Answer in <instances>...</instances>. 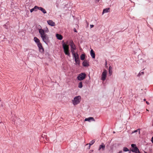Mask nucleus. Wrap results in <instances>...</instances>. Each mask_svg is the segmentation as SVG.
Segmentation results:
<instances>
[{
    "label": "nucleus",
    "instance_id": "28",
    "mask_svg": "<svg viewBox=\"0 0 153 153\" xmlns=\"http://www.w3.org/2000/svg\"><path fill=\"white\" fill-rule=\"evenodd\" d=\"M44 13H46V10H41Z\"/></svg>",
    "mask_w": 153,
    "mask_h": 153
},
{
    "label": "nucleus",
    "instance_id": "37",
    "mask_svg": "<svg viewBox=\"0 0 153 153\" xmlns=\"http://www.w3.org/2000/svg\"><path fill=\"white\" fill-rule=\"evenodd\" d=\"M33 10H30V12L31 13H32Z\"/></svg>",
    "mask_w": 153,
    "mask_h": 153
},
{
    "label": "nucleus",
    "instance_id": "2",
    "mask_svg": "<svg viewBox=\"0 0 153 153\" xmlns=\"http://www.w3.org/2000/svg\"><path fill=\"white\" fill-rule=\"evenodd\" d=\"M81 100V97L80 96H78L74 97L73 99L72 100L73 104L76 105L79 104Z\"/></svg>",
    "mask_w": 153,
    "mask_h": 153
},
{
    "label": "nucleus",
    "instance_id": "1",
    "mask_svg": "<svg viewBox=\"0 0 153 153\" xmlns=\"http://www.w3.org/2000/svg\"><path fill=\"white\" fill-rule=\"evenodd\" d=\"M39 31L42 41L45 44H48L49 42L48 35L45 33V31L42 29H39Z\"/></svg>",
    "mask_w": 153,
    "mask_h": 153
},
{
    "label": "nucleus",
    "instance_id": "8",
    "mask_svg": "<svg viewBox=\"0 0 153 153\" xmlns=\"http://www.w3.org/2000/svg\"><path fill=\"white\" fill-rule=\"evenodd\" d=\"M37 45L40 51L42 52L44 51V49L42 47V44L40 43H39V44Z\"/></svg>",
    "mask_w": 153,
    "mask_h": 153
},
{
    "label": "nucleus",
    "instance_id": "35",
    "mask_svg": "<svg viewBox=\"0 0 153 153\" xmlns=\"http://www.w3.org/2000/svg\"><path fill=\"white\" fill-rule=\"evenodd\" d=\"M146 103L148 105H149V102L147 101H146Z\"/></svg>",
    "mask_w": 153,
    "mask_h": 153
},
{
    "label": "nucleus",
    "instance_id": "19",
    "mask_svg": "<svg viewBox=\"0 0 153 153\" xmlns=\"http://www.w3.org/2000/svg\"><path fill=\"white\" fill-rule=\"evenodd\" d=\"M75 59V61L76 64H79V58H76Z\"/></svg>",
    "mask_w": 153,
    "mask_h": 153
},
{
    "label": "nucleus",
    "instance_id": "27",
    "mask_svg": "<svg viewBox=\"0 0 153 153\" xmlns=\"http://www.w3.org/2000/svg\"><path fill=\"white\" fill-rule=\"evenodd\" d=\"M48 30L47 27H46V29L45 30V32H48Z\"/></svg>",
    "mask_w": 153,
    "mask_h": 153
},
{
    "label": "nucleus",
    "instance_id": "32",
    "mask_svg": "<svg viewBox=\"0 0 153 153\" xmlns=\"http://www.w3.org/2000/svg\"><path fill=\"white\" fill-rule=\"evenodd\" d=\"M88 118H86L85 120V121H88Z\"/></svg>",
    "mask_w": 153,
    "mask_h": 153
},
{
    "label": "nucleus",
    "instance_id": "13",
    "mask_svg": "<svg viewBox=\"0 0 153 153\" xmlns=\"http://www.w3.org/2000/svg\"><path fill=\"white\" fill-rule=\"evenodd\" d=\"M73 56L74 57V59L76 58H79L78 54L77 53H75V52H74V53H72Z\"/></svg>",
    "mask_w": 153,
    "mask_h": 153
},
{
    "label": "nucleus",
    "instance_id": "30",
    "mask_svg": "<svg viewBox=\"0 0 153 153\" xmlns=\"http://www.w3.org/2000/svg\"><path fill=\"white\" fill-rule=\"evenodd\" d=\"M4 27L6 28V29H7V27L5 25H4Z\"/></svg>",
    "mask_w": 153,
    "mask_h": 153
},
{
    "label": "nucleus",
    "instance_id": "29",
    "mask_svg": "<svg viewBox=\"0 0 153 153\" xmlns=\"http://www.w3.org/2000/svg\"><path fill=\"white\" fill-rule=\"evenodd\" d=\"M90 27L91 28H92L94 27V25H90Z\"/></svg>",
    "mask_w": 153,
    "mask_h": 153
},
{
    "label": "nucleus",
    "instance_id": "38",
    "mask_svg": "<svg viewBox=\"0 0 153 153\" xmlns=\"http://www.w3.org/2000/svg\"><path fill=\"white\" fill-rule=\"evenodd\" d=\"M90 146H91L89 145V149H90Z\"/></svg>",
    "mask_w": 153,
    "mask_h": 153
},
{
    "label": "nucleus",
    "instance_id": "17",
    "mask_svg": "<svg viewBox=\"0 0 153 153\" xmlns=\"http://www.w3.org/2000/svg\"><path fill=\"white\" fill-rule=\"evenodd\" d=\"M95 141L94 140H92L89 143L87 144L86 145H89L90 146H91L95 143Z\"/></svg>",
    "mask_w": 153,
    "mask_h": 153
},
{
    "label": "nucleus",
    "instance_id": "23",
    "mask_svg": "<svg viewBox=\"0 0 153 153\" xmlns=\"http://www.w3.org/2000/svg\"><path fill=\"white\" fill-rule=\"evenodd\" d=\"M110 10H103L102 13V15H103L105 13H108L110 12Z\"/></svg>",
    "mask_w": 153,
    "mask_h": 153
},
{
    "label": "nucleus",
    "instance_id": "33",
    "mask_svg": "<svg viewBox=\"0 0 153 153\" xmlns=\"http://www.w3.org/2000/svg\"><path fill=\"white\" fill-rule=\"evenodd\" d=\"M74 31L76 32H77L75 28L74 29Z\"/></svg>",
    "mask_w": 153,
    "mask_h": 153
},
{
    "label": "nucleus",
    "instance_id": "36",
    "mask_svg": "<svg viewBox=\"0 0 153 153\" xmlns=\"http://www.w3.org/2000/svg\"><path fill=\"white\" fill-rule=\"evenodd\" d=\"M103 10H109V8H105V9H104Z\"/></svg>",
    "mask_w": 153,
    "mask_h": 153
},
{
    "label": "nucleus",
    "instance_id": "24",
    "mask_svg": "<svg viewBox=\"0 0 153 153\" xmlns=\"http://www.w3.org/2000/svg\"><path fill=\"white\" fill-rule=\"evenodd\" d=\"M123 151L125 152H126L128 151L129 150L127 148L124 147L123 148Z\"/></svg>",
    "mask_w": 153,
    "mask_h": 153
},
{
    "label": "nucleus",
    "instance_id": "21",
    "mask_svg": "<svg viewBox=\"0 0 153 153\" xmlns=\"http://www.w3.org/2000/svg\"><path fill=\"white\" fill-rule=\"evenodd\" d=\"M137 132H138L139 134H140V129H138L137 130L134 131L132 132V133H136Z\"/></svg>",
    "mask_w": 153,
    "mask_h": 153
},
{
    "label": "nucleus",
    "instance_id": "4",
    "mask_svg": "<svg viewBox=\"0 0 153 153\" xmlns=\"http://www.w3.org/2000/svg\"><path fill=\"white\" fill-rule=\"evenodd\" d=\"M69 45L71 47V51L72 53H74V52H75L74 50L76 49L75 45L72 40L70 42Z\"/></svg>",
    "mask_w": 153,
    "mask_h": 153
},
{
    "label": "nucleus",
    "instance_id": "31",
    "mask_svg": "<svg viewBox=\"0 0 153 153\" xmlns=\"http://www.w3.org/2000/svg\"><path fill=\"white\" fill-rule=\"evenodd\" d=\"M151 141H152V143H153V137L152 138Z\"/></svg>",
    "mask_w": 153,
    "mask_h": 153
},
{
    "label": "nucleus",
    "instance_id": "14",
    "mask_svg": "<svg viewBox=\"0 0 153 153\" xmlns=\"http://www.w3.org/2000/svg\"><path fill=\"white\" fill-rule=\"evenodd\" d=\"M56 36L57 39H58L61 40L62 39V36L61 35L57 34L56 35Z\"/></svg>",
    "mask_w": 153,
    "mask_h": 153
},
{
    "label": "nucleus",
    "instance_id": "40",
    "mask_svg": "<svg viewBox=\"0 0 153 153\" xmlns=\"http://www.w3.org/2000/svg\"><path fill=\"white\" fill-rule=\"evenodd\" d=\"M143 100H144V101H146V99H144Z\"/></svg>",
    "mask_w": 153,
    "mask_h": 153
},
{
    "label": "nucleus",
    "instance_id": "34",
    "mask_svg": "<svg viewBox=\"0 0 153 153\" xmlns=\"http://www.w3.org/2000/svg\"><path fill=\"white\" fill-rule=\"evenodd\" d=\"M123 152L122 151H120L119 152V153H122Z\"/></svg>",
    "mask_w": 153,
    "mask_h": 153
},
{
    "label": "nucleus",
    "instance_id": "25",
    "mask_svg": "<svg viewBox=\"0 0 153 153\" xmlns=\"http://www.w3.org/2000/svg\"><path fill=\"white\" fill-rule=\"evenodd\" d=\"M111 69H112L111 67V66H110L109 67V74H111V73H112V71H111Z\"/></svg>",
    "mask_w": 153,
    "mask_h": 153
},
{
    "label": "nucleus",
    "instance_id": "10",
    "mask_svg": "<svg viewBox=\"0 0 153 153\" xmlns=\"http://www.w3.org/2000/svg\"><path fill=\"white\" fill-rule=\"evenodd\" d=\"M90 54L92 57L94 59L95 58V54L94 51L91 49L90 51Z\"/></svg>",
    "mask_w": 153,
    "mask_h": 153
},
{
    "label": "nucleus",
    "instance_id": "3",
    "mask_svg": "<svg viewBox=\"0 0 153 153\" xmlns=\"http://www.w3.org/2000/svg\"><path fill=\"white\" fill-rule=\"evenodd\" d=\"M62 46L63 48L64 52L65 54L70 57V55L69 52V46L65 43H63L62 44Z\"/></svg>",
    "mask_w": 153,
    "mask_h": 153
},
{
    "label": "nucleus",
    "instance_id": "41",
    "mask_svg": "<svg viewBox=\"0 0 153 153\" xmlns=\"http://www.w3.org/2000/svg\"><path fill=\"white\" fill-rule=\"evenodd\" d=\"M146 110L147 111H149V110L147 109H146Z\"/></svg>",
    "mask_w": 153,
    "mask_h": 153
},
{
    "label": "nucleus",
    "instance_id": "5",
    "mask_svg": "<svg viewBox=\"0 0 153 153\" xmlns=\"http://www.w3.org/2000/svg\"><path fill=\"white\" fill-rule=\"evenodd\" d=\"M86 74L85 73H81L78 76L77 79L78 80L81 81L85 79Z\"/></svg>",
    "mask_w": 153,
    "mask_h": 153
},
{
    "label": "nucleus",
    "instance_id": "7",
    "mask_svg": "<svg viewBox=\"0 0 153 153\" xmlns=\"http://www.w3.org/2000/svg\"><path fill=\"white\" fill-rule=\"evenodd\" d=\"M107 72L106 70H104L102 73L101 76V79L102 81H104L106 78Z\"/></svg>",
    "mask_w": 153,
    "mask_h": 153
},
{
    "label": "nucleus",
    "instance_id": "6",
    "mask_svg": "<svg viewBox=\"0 0 153 153\" xmlns=\"http://www.w3.org/2000/svg\"><path fill=\"white\" fill-rule=\"evenodd\" d=\"M131 146L132 148H133L132 150V152H134L135 153H140L139 149L136 146V144H132Z\"/></svg>",
    "mask_w": 153,
    "mask_h": 153
},
{
    "label": "nucleus",
    "instance_id": "22",
    "mask_svg": "<svg viewBox=\"0 0 153 153\" xmlns=\"http://www.w3.org/2000/svg\"><path fill=\"white\" fill-rule=\"evenodd\" d=\"M78 87L79 88H82V82H80L79 83Z\"/></svg>",
    "mask_w": 153,
    "mask_h": 153
},
{
    "label": "nucleus",
    "instance_id": "12",
    "mask_svg": "<svg viewBox=\"0 0 153 153\" xmlns=\"http://www.w3.org/2000/svg\"><path fill=\"white\" fill-rule=\"evenodd\" d=\"M83 65L85 67H88L89 66L88 62L86 60L84 61L82 63Z\"/></svg>",
    "mask_w": 153,
    "mask_h": 153
},
{
    "label": "nucleus",
    "instance_id": "26",
    "mask_svg": "<svg viewBox=\"0 0 153 153\" xmlns=\"http://www.w3.org/2000/svg\"><path fill=\"white\" fill-rule=\"evenodd\" d=\"M144 74V72H140L139 74H138V76H140V75L143 74Z\"/></svg>",
    "mask_w": 153,
    "mask_h": 153
},
{
    "label": "nucleus",
    "instance_id": "9",
    "mask_svg": "<svg viewBox=\"0 0 153 153\" xmlns=\"http://www.w3.org/2000/svg\"><path fill=\"white\" fill-rule=\"evenodd\" d=\"M48 24L51 26H53L55 25V24L54 22L52 20H48L47 21Z\"/></svg>",
    "mask_w": 153,
    "mask_h": 153
},
{
    "label": "nucleus",
    "instance_id": "20",
    "mask_svg": "<svg viewBox=\"0 0 153 153\" xmlns=\"http://www.w3.org/2000/svg\"><path fill=\"white\" fill-rule=\"evenodd\" d=\"M85 59V55L82 54L80 56V59L81 60H84Z\"/></svg>",
    "mask_w": 153,
    "mask_h": 153
},
{
    "label": "nucleus",
    "instance_id": "15",
    "mask_svg": "<svg viewBox=\"0 0 153 153\" xmlns=\"http://www.w3.org/2000/svg\"><path fill=\"white\" fill-rule=\"evenodd\" d=\"M36 9H38V10H44L41 7H39L36 6H35L33 8H32L30 10H36Z\"/></svg>",
    "mask_w": 153,
    "mask_h": 153
},
{
    "label": "nucleus",
    "instance_id": "39",
    "mask_svg": "<svg viewBox=\"0 0 153 153\" xmlns=\"http://www.w3.org/2000/svg\"><path fill=\"white\" fill-rule=\"evenodd\" d=\"M95 0L96 1H97V2H98L100 0Z\"/></svg>",
    "mask_w": 153,
    "mask_h": 153
},
{
    "label": "nucleus",
    "instance_id": "16",
    "mask_svg": "<svg viewBox=\"0 0 153 153\" xmlns=\"http://www.w3.org/2000/svg\"><path fill=\"white\" fill-rule=\"evenodd\" d=\"M34 41L37 43V44H39V43H40L39 39L36 37H34Z\"/></svg>",
    "mask_w": 153,
    "mask_h": 153
},
{
    "label": "nucleus",
    "instance_id": "18",
    "mask_svg": "<svg viewBox=\"0 0 153 153\" xmlns=\"http://www.w3.org/2000/svg\"><path fill=\"white\" fill-rule=\"evenodd\" d=\"M88 121L89 122H90L91 120H92L94 121H95V120L94 118L93 117H89L88 118Z\"/></svg>",
    "mask_w": 153,
    "mask_h": 153
},
{
    "label": "nucleus",
    "instance_id": "11",
    "mask_svg": "<svg viewBox=\"0 0 153 153\" xmlns=\"http://www.w3.org/2000/svg\"><path fill=\"white\" fill-rule=\"evenodd\" d=\"M105 145L104 143H102L101 145H100L99 146V150H100L102 149V150H104L105 148Z\"/></svg>",
    "mask_w": 153,
    "mask_h": 153
}]
</instances>
